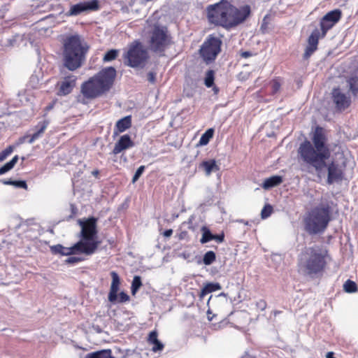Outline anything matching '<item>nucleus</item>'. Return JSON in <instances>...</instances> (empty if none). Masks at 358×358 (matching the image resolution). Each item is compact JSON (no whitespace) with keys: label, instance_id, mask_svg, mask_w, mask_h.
<instances>
[{"label":"nucleus","instance_id":"obj_27","mask_svg":"<svg viewBox=\"0 0 358 358\" xmlns=\"http://www.w3.org/2000/svg\"><path fill=\"white\" fill-rule=\"evenodd\" d=\"M320 38H322V33L318 29H315L308 37V44L317 48Z\"/></svg>","mask_w":358,"mask_h":358},{"label":"nucleus","instance_id":"obj_33","mask_svg":"<svg viewBox=\"0 0 358 358\" xmlns=\"http://www.w3.org/2000/svg\"><path fill=\"white\" fill-rule=\"evenodd\" d=\"M343 289L348 293H353L357 291V285L354 281L348 280L343 285Z\"/></svg>","mask_w":358,"mask_h":358},{"label":"nucleus","instance_id":"obj_53","mask_svg":"<svg viewBox=\"0 0 358 358\" xmlns=\"http://www.w3.org/2000/svg\"><path fill=\"white\" fill-rule=\"evenodd\" d=\"M92 174H93L94 176H97V175L99 174V171H94L92 172Z\"/></svg>","mask_w":358,"mask_h":358},{"label":"nucleus","instance_id":"obj_17","mask_svg":"<svg viewBox=\"0 0 358 358\" xmlns=\"http://www.w3.org/2000/svg\"><path fill=\"white\" fill-rule=\"evenodd\" d=\"M76 76L70 75L64 78L60 83V87L58 91V95L65 96L71 92L76 86Z\"/></svg>","mask_w":358,"mask_h":358},{"label":"nucleus","instance_id":"obj_11","mask_svg":"<svg viewBox=\"0 0 358 358\" xmlns=\"http://www.w3.org/2000/svg\"><path fill=\"white\" fill-rule=\"evenodd\" d=\"M110 275L112 277V282L108 296V301L111 303H115L116 301L124 303L128 301L129 296L125 292H121L119 295H117L120 285V279L118 274L115 271H112Z\"/></svg>","mask_w":358,"mask_h":358},{"label":"nucleus","instance_id":"obj_36","mask_svg":"<svg viewBox=\"0 0 358 358\" xmlns=\"http://www.w3.org/2000/svg\"><path fill=\"white\" fill-rule=\"evenodd\" d=\"M272 211H273V208L271 205L267 204V205L264 206V207L263 208V209L262 210V212H261L262 218L266 219V218L268 217L271 215V214L272 213Z\"/></svg>","mask_w":358,"mask_h":358},{"label":"nucleus","instance_id":"obj_23","mask_svg":"<svg viewBox=\"0 0 358 358\" xmlns=\"http://www.w3.org/2000/svg\"><path fill=\"white\" fill-rule=\"evenodd\" d=\"M48 124L49 122L48 120H44L43 122H39L36 126V129H37V131L32 134V136L29 139L28 142L29 143H33L36 139H38L45 131Z\"/></svg>","mask_w":358,"mask_h":358},{"label":"nucleus","instance_id":"obj_21","mask_svg":"<svg viewBox=\"0 0 358 358\" xmlns=\"http://www.w3.org/2000/svg\"><path fill=\"white\" fill-rule=\"evenodd\" d=\"M282 182V178L280 176H273L264 180L262 185V188L264 189H269L272 187H276Z\"/></svg>","mask_w":358,"mask_h":358},{"label":"nucleus","instance_id":"obj_35","mask_svg":"<svg viewBox=\"0 0 358 358\" xmlns=\"http://www.w3.org/2000/svg\"><path fill=\"white\" fill-rule=\"evenodd\" d=\"M117 50H110L105 54L103 59L105 62L113 61L117 57Z\"/></svg>","mask_w":358,"mask_h":358},{"label":"nucleus","instance_id":"obj_50","mask_svg":"<svg viewBox=\"0 0 358 358\" xmlns=\"http://www.w3.org/2000/svg\"><path fill=\"white\" fill-rule=\"evenodd\" d=\"M241 56H242V57L247 58V57L251 56V53L250 52H248V51L243 52L241 53Z\"/></svg>","mask_w":358,"mask_h":358},{"label":"nucleus","instance_id":"obj_32","mask_svg":"<svg viewBox=\"0 0 358 358\" xmlns=\"http://www.w3.org/2000/svg\"><path fill=\"white\" fill-rule=\"evenodd\" d=\"M204 84L207 87H211L214 84V71L208 70L206 73Z\"/></svg>","mask_w":358,"mask_h":358},{"label":"nucleus","instance_id":"obj_49","mask_svg":"<svg viewBox=\"0 0 358 358\" xmlns=\"http://www.w3.org/2000/svg\"><path fill=\"white\" fill-rule=\"evenodd\" d=\"M14 181L15 180H3V183L4 185H14Z\"/></svg>","mask_w":358,"mask_h":358},{"label":"nucleus","instance_id":"obj_54","mask_svg":"<svg viewBox=\"0 0 358 358\" xmlns=\"http://www.w3.org/2000/svg\"><path fill=\"white\" fill-rule=\"evenodd\" d=\"M243 358H245V357H243Z\"/></svg>","mask_w":358,"mask_h":358},{"label":"nucleus","instance_id":"obj_42","mask_svg":"<svg viewBox=\"0 0 358 358\" xmlns=\"http://www.w3.org/2000/svg\"><path fill=\"white\" fill-rule=\"evenodd\" d=\"M82 260L81 258L76 257H70L66 259V262L68 264H75Z\"/></svg>","mask_w":358,"mask_h":358},{"label":"nucleus","instance_id":"obj_7","mask_svg":"<svg viewBox=\"0 0 358 358\" xmlns=\"http://www.w3.org/2000/svg\"><path fill=\"white\" fill-rule=\"evenodd\" d=\"M96 219L90 217L85 221L79 220L81 227L80 236L82 239L78 243H81L82 254L91 255L95 252L100 244V241L95 240L97 234Z\"/></svg>","mask_w":358,"mask_h":358},{"label":"nucleus","instance_id":"obj_16","mask_svg":"<svg viewBox=\"0 0 358 358\" xmlns=\"http://www.w3.org/2000/svg\"><path fill=\"white\" fill-rule=\"evenodd\" d=\"M81 243H76L71 247H64L58 244L50 247V250L53 254H59L64 256L71 255L73 254L82 253Z\"/></svg>","mask_w":358,"mask_h":358},{"label":"nucleus","instance_id":"obj_9","mask_svg":"<svg viewBox=\"0 0 358 358\" xmlns=\"http://www.w3.org/2000/svg\"><path fill=\"white\" fill-rule=\"evenodd\" d=\"M171 44V37L164 27L155 26L150 32L149 48L156 53H162Z\"/></svg>","mask_w":358,"mask_h":358},{"label":"nucleus","instance_id":"obj_13","mask_svg":"<svg viewBox=\"0 0 358 358\" xmlns=\"http://www.w3.org/2000/svg\"><path fill=\"white\" fill-rule=\"evenodd\" d=\"M336 108L340 111L347 109L351 104L350 96L340 88H334L331 92Z\"/></svg>","mask_w":358,"mask_h":358},{"label":"nucleus","instance_id":"obj_45","mask_svg":"<svg viewBox=\"0 0 358 358\" xmlns=\"http://www.w3.org/2000/svg\"><path fill=\"white\" fill-rule=\"evenodd\" d=\"M148 80L151 83H154L155 81V74L152 72H149L148 74Z\"/></svg>","mask_w":358,"mask_h":358},{"label":"nucleus","instance_id":"obj_52","mask_svg":"<svg viewBox=\"0 0 358 358\" xmlns=\"http://www.w3.org/2000/svg\"><path fill=\"white\" fill-rule=\"evenodd\" d=\"M213 90L215 94H217L218 92H219V89L217 87H215V86L213 87Z\"/></svg>","mask_w":358,"mask_h":358},{"label":"nucleus","instance_id":"obj_51","mask_svg":"<svg viewBox=\"0 0 358 358\" xmlns=\"http://www.w3.org/2000/svg\"><path fill=\"white\" fill-rule=\"evenodd\" d=\"M6 157L7 156L3 152H0V162L3 161Z\"/></svg>","mask_w":358,"mask_h":358},{"label":"nucleus","instance_id":"obj_38","mask_svg":"<svg viewBox=\"0 0 358 358\" xmlns=\"http://www.w3.org/2000/svg\"><path fill=\"white\" fill-rule=\"evenodd\" d=\"M144 170H145V166H141L138 168V169L136 170V171L132 178L133 183H135L138 180V178L143 174Z\"/></svg>","mask_w":358,"mask_h":358},{"label":"nucleus","instance_id":"obj_39","mask_svg":"<svg viewBox=\"0 0 358 358\" xmlns=\"http://www.w3.org/2000/svg\"><path fill=\"white\" fill-rule=\"evenodd\" d=\"M157 341H159L157 339V333L156 331H151L148 338L149 343L151 344H155Z\"/></svg>","mask_w":358,"mask_h":358},{"label":"nucleus","instance_id":"obj_24","mask_svg":"<svg viewBox=\"0 0 358 358\" xmlns=\"http://www.w3.org/2000/svg\"><path fill=\"white\" fill-rule=\"evenodd\" d=\"M349 90L354 96L358 93V69L347 80Z\"/></svg>","mask_w":358,"mask_h":358},{"label":"nucleus","instance_id":"obj_44","mask_svg":"<svg viewBox=\"0 0 358 358\" xmlns=\"http://www.w3.org/2000/svg\"><path fill=\"white\" fill-rule=\"evenodd\" d=\"M224 234L213 235V240L217 243H222L224 241Z\"/></svg>","mask_w":358,"mask_h":358},{"label":"nucleus","instance_id":"obj_40","mask_svg":"<svg viewBox=\"0 0 358 358\" xmlns=\"http://www.w3.org/2000/svg\"><path fill=\"white\" fill-rule=\"evenodd\" d=\"M152 345H153V346H152V350L153 352L161 351L164 348V345L159 341H157V343H155V344H152Z\"/></svg>","mask_w":358,"mask_h":358},{"label":"nucleus","instance_id":"obj_46","mask_svg":"<svg viewBox=\"0 0 358 358\" xmlns=\"http://www.w3.org/2000/svg\"><path fill=\"white\" fill-rule=\"evenodd\" d=\"M2 152L6 155V156L8 157V155H10L12 153L13 148L11 146H9L7 148H6L4 150H3Z\"/></svg>","mask_w":358,"mask_h":358},{"label":"nucleus","instance_id":"obj_5","mask_svg":"<svg viewBox=\"0 0 358 358\" xmlns=\"http://www.w3.org/2000/svg\"><path fill=\"white\" fill-rule=\"evenodd\" d=\"M327 251L319 246L306 248L301 255L299 268L306 273L311 275L322 271L326 265Z\"/></svg>","mask_w":358,"mask_h":358},{"label":"nucleus","instance_id":"obj_37","mask_svg":"<svg viewBox=\"0 0 358 358\" xmlns=\"http://www.w3.org/2000/svg\"><path fill=\"white\" fill-rule=\"evenodd\" d=\"M317 49V48L308 44L305 50L303 58L306 59H308Z\"/></svg>","mask_w":358,"mask_h":358},{"label":"nucleus","instance_id":"obj_41","mask_svg":"<svg viewBox=\"0 0 358 358\" xmlns=\"http://www.w3.org/2000/svg\"><path fill=\"white\" fill-rule=\"evenodd\" d=\"M16 187L27 189V185L24 180L14 181V185Z\"/></svg>","mask_w":358,"mask_h":358},{"label":"nucleus","instance_id":"obj_4","mask_svg":"<svg viewBox=\"0 0 358 358\" xmlns=\"http://www.w3.org/2000/svg\"><path fill=\"white\" fill-rule=\"evenodd\" d=\"M115 77L116 70L113 67L103 69L82 85L81 92L88 99L99 96L111 88Z\"/></svg>","mask_w":358,"mask_h":358},{"label":"nucleus","instance_id":"obj_6","mask_svg":"<svg viewBox=\"0 0 358 358\" xmlns=\"http://www.w3.org/2000/svg\"><path fill=\"white\" fill-rule=\"evenodd\" d=\"M64 64L70 71H74L81 66L85 50L81 44L78 35L69 36L64 43Z\"/></svg>","mask_w":358,"mask_h":358},{"label":"nucleus","instance_id":"obj_26","mask_svg":"<svg viewBox=\"0 0 358 358\" xmlns=\"http://www.w3.org/2000/svg\"><path fill=\"white\" fill-rule=\"evenodd\" d=\"M85 358H114L110 350H103L86 355Z\"/></svg>","mask_w":358,"mask_h":358},{"label":"nucleus","instance_id":"obj_31","mask_svg":"<svg viewBox=\"0 0 358 358\" xmlns=\"http://www.w3.org/2000/svg\"><path fill=\"white\" fill-rule=\"evenodd\" d=\"M141 285L142 282L141 277L138 275H135L133 278L131 287V293L133 295H134L136 293V292L139 289Z\"/></svg>","mask_w":358,"mask_h":358},{"label":"nucleus","instance_id":"obj_1","mask_svg":"<svg viewBox=\"0 0 358 358\" xmlns=\"http://www.w3.org/2000/svg\"><path fill=\"white\" fill-rule=\"evenodd\" d=\"M313 145L306 141L300 145L298 152L301 159L315 168L320 176L327 166L331 152L326 145V137L321 127H317L312 138Z\"/></svg>","mask_w":358,"mask_h":358},{"label":"nucleus","instance_id":"obj_43","mask_svg":"<svg viewBox=\"0 0 358 358\" xmlns=\"http://www.w3.org/2000/svg\"><path fill=\"white\" fill-rule=\"evenodd\" d=\"M280 87V83L277 80H274L272 83V89L274 93L277 92Z\"/></svg>","mask_w":358,"mask_h":358},{"label":"nucleus","instance_id":"obj_29","mask_svg":"<svg viewBox=\"0 0 358 358\" xmlns=\"http://www.w3.org/2000/svg\"><path fill=\"white\" fill-rule=\"evenodd\" d=\"M213 136V129H208L202 136H201L199 143L200 145H206L208 143L210 139Z\"/></svg>","mask_w":358,"mask_h":358},{"label":"nucleus","instance_id":"obj_18","mask_svg":"<svg viewBox=\"0 0 358 358\" xmlns=\"http://www.w3.org/2000/svg\"><path fill=\"white\" fill-rule=\"evenodd\" d=\"M134 145L130 136L128 134H124L115 143L113 153L117 155L123 150L132 148Z\"/></svg>","mask_w":358,"mask_h":358},{"label":"nucleus","instance_id":"obj_28","mask_svg":"<svg viewBox=\"0 0 358 358\" xmlns=\"http://www.w3.org/2000/svg\"><path fill=\"white\" fill-rule=\"evenodd\" d=\"M18 161V156L15 155L13 157V158L8 162H7L6 164H4L2 167L0 168V175H3L10 170H11L15 164Z\"/></svg>","mask_w":358,"mask_h":358},{"label":"nucleus","instance_id":"obj_2","mask_svg":"<svg viewBox=\"0 0 358 358\" xmlns=\"http://www.w3.org/2000/svg\"><path fill=\"white\" fill-rule=\"evenodd\" d=\"M207 17L210 23L225 28H231L243 22L250 13L249 6L240 8L222 0L219 3L209 5L206 8Z\"/></svg>","mask_w":358,"mask_h":358},{"label":"nucleus","instance_id":"obj_15","mask_svg":"<svg viewBox=\"0 0 358 358\" xmlns=\"http://www.w3.org/2000/svg\"><path fill=\"white\" fill-rule=\"evenodd\" d=\"M326 167L328 171L327 180L328 184L331 185L343 180V169L338 163L332 161L331 163L327 164Z\"/></svg>","mask_w":358,"mask_h":358},{"label":"nucleus","instance_id":"obj_12","mask_svg":"<svg viewBox=\"0 0 358 358\" xmlns=\"http://www.w3.org/2000/svg\"><path fill=\"white\" fill-rule=\"evenodd\" d=\"M99 8L98 0H91L74 4L66 13L67 16H77L82 13L97 10Z\"/></svg>","mask_w":358,"mask_h":358},{"label":"nucleus","instance_id":"obj_19","mask_svg":"<svg viewBox=\"0 0 358 358\" xmlns=\"http://www.w3.org/2000/svg\"><path fill=\"white\" fill-rule=\"evenodd\" d=\"M228 299L225 294L222 293L217 296L213 297L210 296L208 300L207 305L210 307L212 306L213 307H216L220 308V305H227Z\"/></svg>","mask_w":358,"mask_h":358},{"label":"nucleus","instance_id":"obj_47","mask_svg":"<svg viewBox=\"0 0 358 358\" xmlns=\"http://www.w3.org/2000/svg\"><path fill=\"white\" fill-rule=\"evenodd\" d=\"M267 15L265 16L263 19V22H262V26H261V29H266V26H267V22H266V19H267Z\"/></svg>","mask_w":358,"mask_h":358},{"label":"nucleus","instance_id":"obj_10","mask_svg":"<svg viewBox=\"0 0 358 358\" xmlns=\"http://www.w3.org/2000/svg\"><path fill=\"white\" fill-rule=\"evenodd\" d=\"M222 41L216 37H209L200 49L201 57L206 62L214 60L220 51Z\"/></svg>","mask_w":358,"mask_h":358},{"label":"nucleus","instance_id":"obj_8","mask_svg":"<svg viewBox=\"0 0 358 358\" xmlns=\"http://www.w3.org/2000/svg\"><path fill=\"white\" fill-rule=\"evenodd\" d=\"M123 57L127 65L133 68H143L149 59V55L141 42L134 41L128 45Z\"/></svg>","mask_w":358,"mask_h":358},{"label":"nucleus","instance_id":"obj_3","mask_svg":"<svg viewBox=\"0 0 358 358\" xmlns=\"http://www.w3.org/2000/svg\"><path fill=\"white\" fill-rule=\"evenodd\" d=\"M333 202L322 196L321 202L312 208L304 219L305 229L310 234H316L325 230L331 220Z\"/></svg>","mask_w":358,"mask_h":358},{"label":"nucleus","instance_id":"obj_14","mask_svg":"<svg viewBox=\"0 0 358 358\" xmlns=\"http://www.w3.org/2000/svg\"><path fill=\"white\" fill-rule=\"evenodd\" d=\"M341 13L339 10H334L327 13L320 21L322 37H324L327 32L338 22L341 18Z\"/></svg>","mask_w":358,"mask_h":358},{"label":"nucleus","instance_id":"obj_48","mask_svg":"<svg viewBox=\"0 0 358 358\" xmlns=\"http://www.w3.org/2000/svg\"><path fill=\"white\" fill-rule=\"evenodd\" d=\"M173 234L172 229H167L164 232V236L165 237H170Z\"/></svg>","mask_w":358,"mask_h":358},{"label":"nucleus","instance_id":"obj_30","mask_svg":"<svg viewBox=\"0 0 358 358\" xmlns=\"http://www.w3.org/2000/svg\"><path fill=\"white\" fill-rule=\"evenodd\" d=\"M201 230L203 232L202 237L200 240V242L201 243H208V242L213 240V234L210 232V231L208 228L203 227Z\"/></svg>","mask_w":358,"mask_h":358},{"label":"nucleus","instance_id":"obj_25","mask_svg":"<svg viewBox=\"0 0 358 358\" xmlns=\"http://www.w3.org/2000/svg\"><path fill=\"white\" fill-rule=\"evenodd\" d=\"M221 289V286L219 283H208L201 291L199 294V297L201 299H203V297L212 292Z\"/></svg>","mask_w":358,"mask_h":358},{"label":"nucleus","instance_id":"obj_34","mask_svg":"<svg viewBox=\"0 0 358 358\" xmlns=\"http://www.w3.org/2000/svg\"><path fill=\"white\" fill-rule=\"evenodd\" d=\"M215 253L213 251L207 252L203 258V262L205 265H210L215 260Z\"/></svg>","mask_w":358,"mask_h":358},{"label":"nucleus","instance_id":"obj_22","mask_svg":"<svg viewBox=\"0 0 358 358\" xmlns=\"http://www.w3.org/2000/svg\"><path fill=\"white\" fill-rule=\"evenodd\" d=\"M200 167L204 169L206 176H209L213 171H217L220 169L214 159L203 161L201 163Z\"/></svg>","mask_w":358,"mask_h":358},{"label":"nucleus","instance_id":"obj_20","mask_svg":"<svg viewBox=\"0 0 358 358\" xmlns=\"http://www.w3.org/2000/svg\"><path fill=\"white\" fill-rule=\"evenodd\" d=\"M131 122L130 116H127L119 120L116 122L114 134L117 135L118 133L124 131L126 129L131 127Z\"/></svg>","mask_w":358,"mask_h":358}]
</instances>
